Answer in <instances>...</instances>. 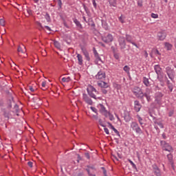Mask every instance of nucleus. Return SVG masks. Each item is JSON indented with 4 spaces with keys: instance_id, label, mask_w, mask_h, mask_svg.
<instances>
[{
    "instance_id": "nucleus-1",
    "label": "nucleus",
    "mask_w": 176,
    "mask_h": 176,
    "mask_svg": "<svg viewBox=\"0 0 176 176\" xmlns=\"http://www.w3.org/2000/svg\"><path fill=\"white\" fill-rule=\"evenodd\" d=\"M87 91L89 96L91 97V98H94L95 100H97V98L96 97V94H97L98 91H97V89H96L94 87H93L92 85H88L87 88Z\"/></svg>"
},
{
    "instance_id": "nucleus-2",
    "label": "nucleus",
    "mask_w": 176,
    "mask_h": 176,
    "mask_svg": "<svg viewBox=\"0 0 176 176\" xmlns=\"http://www.w3.org/2000/svg\"><path fill=\"white\" fill-rule=\"evenodd\" d=\"M133 92L134 95L138 97V98H144V93L142 92V89L138 87H135L133 88Z\"/></svg>"
},
{
    "instance_id": "nucleus-3",
    "label": "nucleus",
    "mask_w": 176,
    "mask_h": 176,
    "mask_svg": "<svg viewBox=\"0 0 176 176\" xmlns=\"http://www.w3.org/2000/svg\"><path fill=\"white\" fill-rule=\"evenodd\" d=\"M161 145L164 151H166L167 152H173L174 151V149H173V147L165 141H161Z\"/></svg>"
},
{
    "instance_id": "nucleus-4",
    "label": "nucleus",
    "mask_w": 176,
    "mask_h": 176,
    "mask_svg": "<svg viewBox=\"0 0 176 176\" xmlns=\"http://www.w3.org/2000/svg\"><path fill=\"white\" fill-rule=\"evenodd\" d=\"M131 127L132 130L135 131V133H138V134H141L142 133V130H141V128H140V126H138V124L135 122L131 123Z\"/></svg>"
},
{
    "instance_id": "nucleus-5",
    "label": "nucleus",
    "mask_w": 176,
    "mask_h": 176,
    "mask_svg": "<svg viewBox=\"0 0 176 176\" xmlns=\"http://www.w3.org/2000/svg\"><path fill=\"white\" fill-rule=\"evenodd\" d=\"M166 74L170 80H173L174 76H175V72L173 69H171L170 67H166Z\"/></svg>"
},
{
    "instance_id": "nucleus-6",
    "label": "nucleus",
    "mask_w": 176,
    "mask_h": 176,
    "mask_svg": "<svg viewBox=\"0 0 176 176\" xmlns=\"http://www.w3.org/2000/svg\"><path fill=\"white\" fill-rule=\"evenodd\" d=\"M102 41H103L104 43H110V42L113 41V36L111 34H109L107 36H102Z\"/></svg>"
},
{
    "instance_id": "nucleus-7",
    "label": "nucleus",
    "mask_w": 176,
    "mask_h": 176,
    "mask_svg": "<svg viewBox=\"0 0 176 176\" xmlns=\"http://www.w3.org/2000/svg\"><path fill=\"white\" fill-rule=\"evenodd\" d=\"M162 98H163V94L160 92L157 93L155 96V102L160 105L162 104Z\"/></svg>"
},
{
    "instance_id": "nucleus-8",
    "label": "nucleus",
    "mask_w": 176,
    "mask_h": 176,
    "mask_svg": "<svg viewBox=\"0 0 176 176\" xmlns=\"http://www.w3.org/2000/svg\"><path fill=\"white\" fill-rule=\"evenodd\" d=\"M82 100L85 101V102H86V104H88V105H93V100L91 98H90V97H89V96H87V94H82Z\"/></svg>"
},
{
    "instance_id": "nucleus-9",
    "label": "nucleus",
    "mask_w": 176,
    "mask_h": 176,
    "mask_svg": "<svg viewBox=\"0 0 176 176\" xmlns=\"http://www.w3.org/2000/svg\"><path fill=\"white\" fill-rule=\"evenodd\" d=\"M96 79L98 80H105V72H99L96 75Z\"/></svg>"
},
{
    "instance_id": "nucleus-10",
    "label": "nucleus",
    "mask_w": 176,
    "mask_h": 176,
    "mask_svg": "<svg viewBox=\"0 0 176 176\" xmlns=\"http://www.w3.org/2000/svg\"><path fill=\"white\" fill-rule=\"evenodd\" d=\"M118 42L121 49H126V40L124 39V37H120Z\"/></svg>"
},
{
    "instance_id": "nucleus-11",
    "label": "nucleus",
    "mask_w": 176,
    "mask_h": 176,
    "mask_svg": "<svg viewBox=\"0 0 176 176\" xmlns=\"http://www.w3.org/2000/svg\"><path fill=\"white\" fill-rule=\"evenodd\" d=\"M99 112L102 113V115H104V116L108 115V111H107L105 107L101 104H99Z\"/></svg>"
},
{
    "instance_id": "nucleus-12",
    "label": "nucleus",
    "mask_w": 176,
    "mask_h": 176,
    "mask_svg": "<svg viewBox=\"0 0 176 176\" xmlns=\"http://www.w3.org/2000/svg\"><path fill=\"white\" fill-rule=\"evenodd\" d=\"M157 36L159 41H164V39H166V36H167V34L164 32H159Z\"/></svg>"
},
{
    "instance_id": "nucleus-13",
    "label": "nucleus",
    "mask_w": 176,
    "mask_h": 176,
    "mask_svg": "<svg viewBox=\"0 0 176 176\" xmlns=\"http://www.w3.org/2000/svg\"><path fill=\"white\" fill-rule=\"evenodd\" d=\"M141 104H140V102L138 100H135L134 102V109L136 112H140L141 111Z\"/></svg>"
},
{
    "instance_id": "nucleus-14",
    "label": "nucleus",
    "mask_w": 176,
    "mask_h": 176,
    "mask_svg": "<svg viewBox=\"0 0 176 176\" xmlns=\"http://www.w3.org/2000/svg\"><path fill=\"white\" fill-rule=\"evenodd\" d=\"M153 169L154 174L156 176L162 175V174L160 173V169H159V167H157V165L156 164L153 165Z\"/></svg>"
},
{
    "instance_id": "nucleus-15",
    "label": "nucleus",
    "mask_w": 176,
    "mask_h": 176,
    "mask_svg": "<svg viewBox=\"0 0 176 176\" xmlns=\"http://www.w3.org/2000/svg\"><path fill=\"white\" fill-rule=\"evenodd\" d=\"M98 86H99V87H102V89H108V87H109V85L104 81L98 82Z\"/></svg>"
},
{
    "instance_id": "nucleus-16",
    "label": "nucleus",
    "mask_w": 176,
    "mask_h": 176,
    "mask_svg": "<svg viewBox=\"0 0 176 176\" xmlns=\"http://www.w3.org/2000/svg\"><path fill=\"white\" fill-rule=\"evenodd\" d=\"M3 116L7 118V119H9L12 115L10 114L12 111L9 109H6L3 111Z\"/></svg>"
},
{
    "instance_id": "nucleus-17",
    "label": "nucleus",
    "mask_w": 176,
    "mask_h": 176,
    "mask_svg": "<svg viewBox=\"0 0 176 176\" xmlns=\"http://www.w3.org/2000/svg\"><path fill=\"white\" fill-rule=\"evenodd\" d=\"M81 50L86 58V60H87V61H90V56L89 55V52H87V50H86V49L82 47Z\"/></svg>"
},
{
    "instance_id": "nucleus-18",
    "label": "nucleus",
    "mask_w": 176,
    "mask_h": 176,
    "mask_svg": "<svg viewBox=\"0 0 176 176\" xmlns=\"http://www.w3.org/2000/svg\"><path fill=\"white\" fill-rule=\"evenodd\" d=\"M107 124H108V127L111 129V130L113 131L114 133H116L117 134V135L120 137V133L117 131V129L115 128V126H113V125H112V124H111V122H107Z\"/></svg>"
},
{
    "instance_id": "nucleus-19",
    "label": "nucleus",
    "mask_w": 176,
    "mask_h": 176,
    "mask_svg": "<svg viewBox=\"0 0 176 176\" xmlns=\"http://www.w3.org/2000/svg\"><path fill=\"white\" fill-rule=\"evenodd\" d=\"M154 69L157 74V75H160L162 74V68L159 65H156L154 67Z\"/></svg>"
},
{
    "instance_id": "nucleus-20",
    "label": "nucleus",
    "mask_w": 176,
    "mask_h": 176,
    "mask_svg": "<svg viewBox=\"0 0 176 176\" xmlns=\"http://www.w3.org/2000/svg\"><path fill=\"white\" fill-rule=\"evenodd\" d=\"M77 58H78L79 65H82V64H83V56H82V55L78 54Z\"/></svg>"
},
{
    "instance_id": "nucleus-21",
    "label": "nucleus",
    "mask_w": 176,
    "mask_h": 176,
    "mask_svg": "<svg viewBox=\"0 0 176 176\" xmlns=\"http://www.w3.org/2000/svg\"><path fill=\"white\" fill-rule=\"evenodd\" d=\"M124 119L125 122H130V120H131V116H130V114L127 113L124 115Z\"/></svg>"
},
{
    "instance_id": "nucleus-22",
    "label": "nucleus",
    "mask_w": 176,
    "mask_h": 176,
    "mask_svg": "<svg viewBox=\"0 0 176 176\" xmlns=\"http://www.w3.org/2000/svg\"><path fill=\"white\" fill-rule=\"evenodd\" d=\"M143 83L147 87H149V79L146 78V77L143 78Z\"/></svg>"
},
{
    "instance_id": "nucleus-23",
    "label": "nucleus",
    "mask_w": 176,
    "mask_h": 176,
    "mask_svg": "<svg viewBox=\"0 0 176 176\" xmlns=\"http://www.w3.org/2000/svg\"><path fill=\"white\" fill-rule=\"evenodd\" d=\"M104 116L105 118H109V120H115V117H113V115L111 114L109 112H108V114Z\"/></svg>"
},
{
    "instance_id": "nucleus-24",
    "label": "nucleus",
    "mask_w": 176,
    "mask_h": 176,
    "mask_svg": "<svg viewBox=\"0 0 176 176\" xmlns=\"http://www.w3.org/2000/svg\"><path fill=\"white\" fill-rule=\"evenodd\" d=\"M165 49H166L167 50H171V49L173 48V45L168 43H165Z\"/></svg>"
},
{
    "instance_id": "nucleus-25",
    "label": "nucleus",
    "mask_w": 176,
    "mask_h": 176,
    "mask_svg": "<svg viewBox=\"0 0 176 176\" xmlns=\"http://www.w3.org/2000/svg\"><path fill=\"white\" fill-rule=\"evenodd\" d=\"M74 23L79 28H82V24H80V22L78 21L77 19H74Z\"/></svg>"
},
{
    "instance_id": "nucleus-26",
    "label": "nucleus",
    "mask_w": 176,
    "mask_h": 176,
    "mask_svg": "<svg viewBox=\"0 0 176 176\" xmlns=\"http://www.w3.org/2000/svg\"><path fill=\"white\" fill-rule=\"evenodd\" d=\"M126 40L127 41V42H129V43L133 42V38H131V36H130V35L126 36Z\"/></svg>"
},
{
    "instance_id": "nucleus-27",
    "label": "nucleus",
    "mask_w": 176,
    "mask_h": 176,
    "mask_svg": "<svg viewBox=\"0 0 176 176\" xmlns=\"http://www.w3.org/2000/svg\"><path fill=\"white\" fill-rule=\"evenodd\" d=\"M124 19H125V17L123 15H121L118 18V20H119V21H120V23H122V24H123L124 23Z\"/></svg>"
},
{
    "instance_id": "nucleus-28",
    "label": "nucleus",
    "mask_w": 176,
    "mask_h": 176,
    "mask_svg": "<svg viewBox=\"0 0 176 176\" xmlns=\"http://www.w3.org/2000/svg\"><path fill=\"white\" fill-rule=\"evenodd\" d=\"M54 45L55 47H56L57 49H60V47H61L60 43H58V41H54Z\"/></svg>"
},
{
    "instance_id": "nucleus-29",
    "label": "nucleus",
    "mask_w": 176,
    "mask_h": 176,
    "mask_svg": "<svg viewBox=\"0 0 176 176\" xmlns=\"http://www.w3.org/2000/svg\"><path fill=\"white\" fill-rule=\"evenodd\" d=\"M123 69L125 72H126V74H129L130 72V68L127 65L124 66Z\"/></svg>"
},
{
    "instance_id": "nucleus-30",
    "label": "nucleus",
    "mask_w": 176,
    "mask_h": 176,
    "mask_svg": "<svg viewBox=\"0 0 176 176\" xmlns=\"http://www.w3.org/2000/svg\"><path fill=\"white\" fill-rule=\"evenodd\" d=\"M137 119L138 120V122L141 126L144 124V122H142V118L140 116H137Z\"/></svg>"
},
{
    "instance_id": "nucleus-31",
    "label": "nucleus",
    "mask_w": 176,
    "mask_h": 176,
    "mask_svg": "<svg viewBox=\"0 0 176 176\" xmlns=\"http://www.w3.org/2000/svg\"><path fill=\"white\" fill-rule=\"evenodd\" d=\"M70 80H71V78H69V77H67V78L63 77L62 78V82H68Z\"/></svg>"
},
{
    "instance_id": "nucleus-32",
    "label": "nucleus",
    "mask_w": 176,
    "mask_h": 176,
    "mask_svg": "<svg viewBox=\"0 0 176 176\" xmlns=\"http://www.w3.org/2000/svg\"><path fill=\"white\" fill-rule=\"evenodd\" d=\"M28 90L30 91V93H34L36 89L32 87V86L28 87Z\"/></svg>"
},
{
    "instance_id": "nucleus-33",
    "label": "nucleus",
    "mask_w": 176,
    "mask_h": 176,
    "mask_svg": "<svg viewBox=\"0 0 176 176\" xmlns=\"http://www.w3.org/2000/svg\"><path fill=\"white\" fill-rule=\"evenodd\" d=\"M144 97H146L148 102L151 101V96L148 95V94H144Z\"/></svg>"
},
{
    "instance_id": "nucleus-34",
    "label": "nucleus",
    "mask_w": 176,
    "mask_h": 176,
    "mask_svg": "<svg viewBox=\"0 0 176 176\" xmlns=\"http://www.w3.org/2000/svg\"><path fill=\"white\" fill-rule=\"evenodd\" d=\"M128 162H129L133 168H137V166H135V164L131 160H128Z\"/></svg>"
},
{
    "instance_id": "nucleus-35",
    "label": "nucleus",
    "mask_w": 176,
    "mask_h": 176,
    "mask_svg": "<svg viewBox=\"0 0 176 176\" xmlns=\"http://www.w3.org/2000/svg\"><path fill=\"white\" fill-rule=\"evenodd\" d=\"M89 118H92L94 119L95 120H98V113H96V115H93L92 116H89Z\"/></svg>"
},
{
    "instance_id": "nucleus-36",
    "label": "nucleus",
    "mask_w": 176,
    "mask_h": 176,
    "mask_svg": "<svg viewBox=\"0 0 176 176\" xmlns=\"http://www.w3.org/2000/svg\"><path fill=\"white\" fill-rule=\"evenodd\" d=\"M167 157L170 163H173V155L168 154L167 155Z\"/></svg>"
},
{
    "instance_id": "nucleus-37",
    "label": "nucleus",
    "mask_w": 176,
    "mask_h": 176,
    "mask_svg": "<svg viewBox=\"0 0 176 176\" xmlns=\"http://www.w3.org/2000/svg\"><path fill=\"white\" fill-rule=\"evenodd\" d=\"M98 120L99 124L101 125L102 127H105V125H104V122H102V120H101V118L98 119Z\"/></svg>"
},
{
    "instance_id": "nucleus-38",
    "label": "nucleus",
    "mask_w": 176,
    "mask_h": 176,
    "mask_svg": "<svg viewBox=\"0 0 176 176\" xmlns=\"http://www.w3.org/2000/svg\"><path fill=\"white\" fill-rule=\"evenodd\" d=\"M37 26L40 31H42V30H43V26H42V24H41L40 23H37Z\"/></svg>"
},
{
    "instance_id": "nucleus-39",
    "label": "nucleus",
    "mask_w": 176,
    "mask_h": 176,
    "mask_svg": "<svg viewBox=\"0 0 176 176\" xmlns=\"http://www.w3.org/2000/svg\"><path fill=\"white\" fill-rule=\"evenodd\" d=\"M18 52L19 53H25L26 50H23V48H21V47H18Z\"/></svg>"
},
{
    "instance_id": "nucleus-40",
    "label": "nucleus",
    "mask_w": 176,
    "mask_h": 176,
    "mask_svg": "<svg viewBox=\"0 0 176 176\" xmlns=\"http://www.w3.org/2000/svg\"><path fill=\"white\" fill-rule=\"evenodd\" d=\"M0 25H1L2 27H5V20L3 19H0Z\"/></svg>"
},
{
    "instance_id": "nucleus-41",
    "label": "nucleus",
    "mask_w": 176,
    "mask_h": 176,
    "mask_svg": "<svg viewBox=\"0 0 176 176\" xmlns=\"http://www.w3.org/2000/svg\"><path fill=\"white\" fill-rule=\"evenodd\" d=\"M90 109L92 111V112H94V113H98V111L97 109H96V107H91Z\"/></svg>"
},
{
    "instance_id": "nucleus-42",
    "label": "nucleus",
    "mask_w": 176,
    "mask_h": 176,
    "mask_svg": "<svg viewBox=\"0 0 176 176\" xmlns=\"http://www.w3.org/2000/svg\"><path fill=\"white\" fill-rule=\"evenodd\" d=\"M26 12H27L28 16H31V14H32V10H31L30 9H27Z\"/></svg>"
},
{
    "instance_id": "nucleus-43",
    "label": "nucleus",
    "mask_w": 176,
    "mask_h": 176,
    "mask_svg": "<svg viewBox=\"0 0 176 176\" xmlns=\"http://www.w3.org/2000/svg\"><path fill=\"white\" fill-rule=\"evenodd\" d=\"M144 94H147V96H149L151 94V89H149V88H147Z\"/></svg>"
},
{
    "instance_id": "nucleus-44",
    "label": "nucleus",
    "mask_w": 176,
    "mask_h": 176,
    "mask_svg": "<svg viewBox=\"0 0 176 176\" xmlns=\"http://www.w3.org/2000/svg\"><path fill=\"white\" fill-rule=\"evenodd\" d=\"M168 87L170 91H173V89L174 88V87H173V84H169L168 86Z\"/></svg>"
},
{
    "instance_id": "nucleus-45",
    "label": "nucleus",
    "mask_w": 176,
    "mask_h": 176,
    "mask_svg": "<svg viewBox=\"0 0 176 176\" xmlns=\"http://www.w3.org/2000/svg\"><path fill=\"white\" fill-rule=\"evenodd\" d=\"M151 17H152L153 19H157L158 15L156 14L153 13V14H151Z\"/></svg>"
},
{
    "instance_id": "nucleus-46",
    "label": "nucleus",
    "mask_w": 176,
    "mask_h": 176,
    "mask_svg": "<svg viewBox=\"0 0 176 176\" xmlns=\"http://www.w3.org/2000/svg\"><path fill=\"white\" fill-rule=\"evenodd\" d=\"M92 3L95 9L97 8V3H96V0H92Z\"/></svg>"
},
{
    "instance_id": "nucleus-47",
    "label": "nucleus",
    "mask_w": 176,
    "mask_h": 176,
    "mask_svg": "<svg viewBox=\"0 0 176 176\" xmlns=\"http://www.w3.org/2000/svg\"><path fill=\"white\" fill-rule=\"evenodd\" d=\"M114 58H115L116 60H119V58H120L119 54H114Z\"/></svg>"
},
{
    "instance_id": "nucleus-48",
    "label": "nucleus",
    "mask_w": 176,
    "mask_h": 176,
    "mask_svg": "<svg viewBox=\"0 0 176 176\" xmlns=\"http://www.w3.org/2000/svg\"><path fill=\"white\" fill-rule=\"evenodd\" d=\"M94 54L95 58L99 56H98V52H97V50H94Z\"/></svg>"
},
{
    "instance_id": "nucleus-49",
    "label": "nucleus",
    "mask_w": 176,
    "mask_h": 176,
    "mask_svg": "<svg viewBox=\"0 0 176 176\" xmlns=\"http://www.w3.org/2000/svg\"><path fill=\"white\" fill-rule=\"evenodd\" d=\"M102 92L103 94H107L108 93V90L105 89V88L102 89Z\"/></svg>"
},
{
    "instance_id": "nucleus-50",
    "label": "nucleus",
    "mask_w": 176,
    "mask_h": 176,
    "mask_svg": "<svg viewBox=\"0 0 176 176\" xmlns=\"http://www.w3.org/2000/svg\"><path fill=\"white\" fill-rule=\"evenodd\" d=\"M104 131L106 134L109 135V130L107 128H104Z\"/></svg>"
},
{
    "instance_id": "nucleus-51",
    "label": "nucleus",
    "mask_w": 176,
    "mask_h": 176,
    "mask_svg": "<svg viewBox=\"0 0 176 176\" xmlns=\"http://www.w3.org/2000/svg\"><path fill=\"white\" fill-rule=\"evenodd\" d=\"M85 156L87 159H90V154L89 153H85Z\"/></svg>"
},
{
    "instance_id": "nucleus-52",
    "label": "nucleus",
    "mask_w": 176,
    "mask_h": 176,
    "mask_svg": "<svg viewBox=\"0 0 176 176\" xmlns=\"http://www.w3.org/2000/svg\"><path fill=\"white\" fill-rule=\"evenodd\" d=\"M99 61L102 62L101 58H100V56L96 58V62L98 63Z\"/></svg>"
},
{
    "instance_id": "nucleus-53",
    "label": "nucleus",
    "mask_w": 176,
    "mask_h": 176,
    "mask_svg": "<svg viewBox=\"0 0 176 176\" xmlns=\"http://www.w3.org/2000/svg\"><path fill=\"white\" fill-rule=\"evenodd\" d=\"M41 86H42V87H46V82H45V81H43L42 82Z\"/></svg>"
},
{
    "instance_id": "nucleus-54",
    "label": "nucleus",
    "mask_w": 176,
    "mask_h": 176,
    "mask_svg": "<svg viewBox=\"0 0 176 176\" xmlns=\"http://www.w3.org/2000/svg\"><path fill=\"white\" fill-rule=\"evenodd\" d=\"M45 28H46L47 31H49L50 32L52 31V29L49 26H45Z\"/></svg>"
},
{
    "instance_id": "nucleus-55",
    "label": "nucleus",
    "mask_w": 176,
    "mask_h": 176,
    "mask_svg": "<svg viewBox=\"0 0 176 176\" xmlns=\"http://www.w3.org/2000/svg\"><path fill=\"white\" fill-rule=\"evenodd\" d=\"M173 115H174V111H170L168 113L169 116H173Z\"/></svg>"
},
{
    "instance_id": "nucleus-56",
    "label": "nucleus",
    "mask_w": 176,
    "mask_h": 176,
    "mask_svg": "<svg viewBox=\"0 0 176 176\" xmlns=\"http://www.w3.org/2000/svg\"><path fill=\"white\" fill-rule=\"evenodd\" d=\"M87 171L89 174V175H90V176L93 175V174H91V173H90V168L87 169Z\"/></svg>"
},
{
    "instance_id": "nucleus-57",
    "label": "nucleus",
    "mask_w": 176,
    "mask_h": 176,
    "mask_svg": "<svg viewBox=\"0 0 176 176\" xmlns=\"http://www.w3.org/2000/svg\"><path fill=\"white\" fill-rule=\"evenodd\" d=\"M144 57L146 58L148 57V52L146 51H144Z\"/></svg>"
},
{
    "instance_id": "nucleus-58",
    "label": "nucleus",
    "mask_w": 176,
    "mask_h": 176,
    "mask_svg": "<svg viewBox=\"0 0 176 176\" xmlns=\"http://www.w3.org/2000/svg\"><path fill=\"white\" fill-rule=\"evenodd\" d=\"M58 5L60 8H61V0H58Z\"/></svg>"
},
{
    "instance_id": "nucleus-59",
    "label": "nucleus",
    "mask_w": 176,
    "mask_h": 176,
    "mask_svg": "<svg viewBox=\"0 0 176 176\" xmlns=\"http://www.w3.org/2000/svg\"><path fill=\"white\" fill-rule=\"evenodd\" d=\"M28 165L29 166V167H32V162H28Z\"/></svg>"
},
{
    "instance_id": "nucleus-60",
    "label": "nucleus",
    "mask_w": 176,
    "mask_h": 176,
    "mask_svg": "<svg viewBox=\"0 0 176 176\" xmlns=\"http://www.w3.org/2000/svg\"><path fill=\"white\" fill-rule=\"evenodd\" d=\"M132 45H133V46H135V47H138V45H137V44L133 41H131V43Z\"/></svg>"
},
{
    "instance_id": "nucleus-61",
    "label": "nucleus",
    "mask_w": 176,
    "mask_h": 176,
    "mask_svg": "<svg viewBox=\"0 0 176 176\" xmlns=\"http://www.w3.org/2000/svg\"><path fill=\"white\" fill-rule=\"evenodd\" d=\"M155 54L160 56V52H159V50H155Z\"/></svg>"
},
{
    "instance_id": "nucleus-62",
    "label": "nucleus",
    "mask_w": 176,
    "mask_h": 176,
    "mask_svg": "<svg viewBox=\"0 0 176 176\" xmlns=\"http://www.w3.org/2000/svg\"><path fill=\"white\" fill-rule=\"evenodd\" d=\"M33 1L34 2V3H38L39 2V0H33Z\"/></svg>"
},
{
    "instance_id": "nucleus-63",
    "label": "nucleus",
    "mask_w": 176,
    "mask_h": 176,
    "mask_svg": "<svg viewBox=\"0 0 176 176\" xmlns=\"http://www.w3.org/2000/svg\"><path fill=\"white\" fill-rule=\"evenodd\" d=\"M3 105V102L0 100V107H2Z\"/></svg>"
},
{
    "instance_id": "nucleus-64",
    "label": "nucleus",
    "mask_w": 176,
    "mask_h": 176,
    "mask_svg": "<svg viewBox=\"0 0 176 176\" xmlns=\"http://www.w3.org/2000/svg\"><path fill=\"white\" fill-rule=\"evenodd\" d=\"M159 126H160V127H161V129H163V124H159Z\"/></svg>"
}]
</instances>
